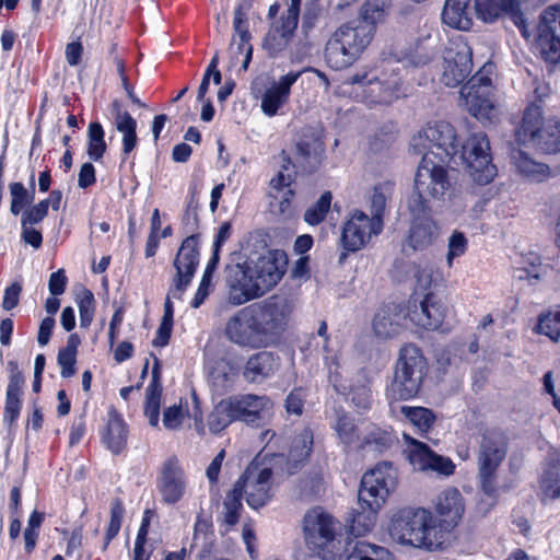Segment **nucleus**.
Masks as SVG:
<instances>
[{
	"label": "nucleus",
	"instance_id": "obj_3",
	"mask_svg": "<svg viewBox=\"0 0 560 560\" xmlns=\"http://www.w3.org/2000/svg\"><path fill=\"white\" fill-rule=\"evenodd\" d=\"M374 37L372 26L351 20L332 34L325 47V59L335 70L351 66L366 49Z\"/></svg>",
	"mask_w": 560,
	"mask_h": 560
},
{
	"label": "nucleus",
	"instance_id": "obj_1",
	"mask_svg": "<svg viewBox=\"0 0 560 560\" xmlns=\"http://www.w3.org/2000/svg\"><path fill=\"white\" fill-rule=\"evenodd\" d=\"M388 533L401 546L433 550L440 545L433 515L423 508L399 509L390 517Z\"/></svg>",
	"mask_w": 560,
	"mask_h": 560
},
{
	"label": "nucleus",
	"instance_id": "obj_35",
	"mask_svg": "<svg viewBox=\"0 0 560 560\" xmlns=\"http://www.w3.org/2000/svg\"><path fill=\"white\" fill-rule=\"evenodd\" d=\"M314 443V434L310 428H304L290 446L287 458V471L292 475L308 459Z\"/></svg>",
	"mask_w": 560,
	"mask_h": 560
},
{
	"label": "nucleus",
	"instance_id": "obj_61",
	"mask_svg": "<svg viewBox=\"0 0 560 560\" xmlns=\"http://www.w3.org/2000/svg\"><path fill=\"white\" fill-rule=\"evenodd\" d=\"M77 304L80 314V325L83 328H88L94 316V295L88 290L83 289L77 298Z\"/></svg>",
	"mask_w": 560,
	"mask_h": 560
},
{
	"label": "nucleus",
	"instance_id": "obj_33",
	"mask_svg": "<svg viewBox=\"0 0 560 560\" xmlns=\"http://www.w3.org/2000/svg\"><path fill=\"white\" fill-rule=\"evenodd\" d=\"M511 161L517 173L528 182L541 183L551 175L550 167L547 164L534 160L521 149H513L511 151Z\"/></svg>",
	"mask_w": 560,
	"mask_h": 560
},
{
	"label": "nucleus",
	"instance_id": "obj_52",
	"mask_svg": "<svg viewBox=\"0 0 560 560\" xmlns=\"http://www.w3.org/2000/svg\"><path fill=\"white\" fill-rule=\"evenodd\" d=\"M122 118V120L115 122L114 126L122 135V154L128 155L138 144L137 120L132 116Z\"/></svg>",
	"mask_w": 560,
	"mask_h": 560
},
{
	"label": "nucleus",
	"instance_id": "obj_19",
	"mask_svg": "<svg viewBox=\"0 0 560 560\" xmlns=\"http://www.w3.org/2000/svg\"><path fill=\"white\" fill-rule=\"evenodd\" d=\"M406 314L416 326L435 330L444 320L446 307L433 293H427L421 300L416 293L408 301Z\"/></svg>",
	"mask_w": 560,
	"mask_h": 560
},
{
	"label": "nucleus",
	"instance_id": "obj_29",
	"mask_svg": "<svg viewBox=\"0 0 560 560\" xmlns=\"http://www.w3.org/2000/svg\"><path fill=\"white\" fill-rule=\"evenodd\" d=\"M413 219L409 230L407 244L413 250H423L431 246L439 237L438 223L427 214H412Z\"/></svg>",
	"mask_w": 560,
	"mask_h": 560
},
{
	"label": "nucleus",
	"instance_id": "obj_39",
	"mask_svg": "<svg viewBox=\"0 0 560 560\" xmlns=\"http://www.w3.org/2000/svg\"><path fill=\"white\" fill-rule=\"evenodd\" d=\"M495 74V65L491 61L486 62L479 71L472 75L462 88L460 92H477L478 95L494 97V86L492 78Z\"/></svg>",
	"mask_w": 560,
	"mask_h": 560
},
{
	"label": "nucleus",
	"instance_id": "obj_50",
	"mask_svg": "<svg viewBox=\"0 0 560 560\" xmlns=\"http://www.w3.org/2000/svg\"><path fill=\"white\" fill-rule=\"evenodd\" d=\"M104 129L98 121H92L89 125L88 137V154L93 161H98L106 152L107 145L104 140Z\"/></svg>",
	"mask_w": 560,
	"mask_h": 560
},
{
	"label": "nucleus",
	"instance_id": "obj_28",
	"mask_svg": "<svg viewBox=\"0 0 560 560\" xmlns=\"http://www.w3.org/2000/svg\"><path fill=\"white\" fill-rule=\"evenodd\" d=\"M409 458L413 465L421 469H432L445 476L454 472L455 465L450 458L435 454L430 447L419 441L411 439Z\"/></svg>",
	"mask_w": 560,
	"mask_h": 560
},
{
	"label": "nucleus",
	"instance_id": "obj_63",
	"mask_svg": "<svg viewBox=\"0 0 560 560\" xmlns=\"http://www.w3.org/2000/svg\"><path fill=\"white\" fill-rule=\"evenodd\" d=\"M249 11V2L242 1L234 10L233 28L238 37L242 38L243 46L246 47L247 38H250V34L247 30V12Z\"/></svg>",
	"mask_w": 560,
	"mask_h": 560
},
{
	"label": "nucleus",
	"instance_id": "obj_17",
	"mask_svg": "<svg viewBox=\"0 0 560 560\" xmlns=\"http://www.w3.org/2000/svg\"><path fill=\"white\" fill-rule=\"evenodd\" d=\"M225 289V301L231 306H240L264 295L245 262L236 264L228 272Z\"/></svg>",
	"mask_w": 560,
	"mask_h": 560
},
{
	"label": "nucleus",
	"instance_id": "obj_62",
	"mask_svg": "<svg viewBox=\"0 0 560 560\" xmlns=\"http://www.w3.org/2000/svg\"><path fill=\"white\" fill-rule=\"evenodd\" d=\"M45 514L38 512L37 510H34L28 517L27 526L24 530L25 550L27 552L33 551L36 546V541L39 535V528L42 526Z\"/></svg>",
	"mask_w": 560,
	"mask_h": 560
},
{
	"label": "nucleus",
	"instance_id": "obj_14",
	"mask_svg": "<svg viewBox=\"0 0 560 560\" xmlns=\"http://www.w3.org/2000/svg\"><path fill=\"white\" fill-rule=\"evenodd\" d=\"M351 84H359L363 88L364 101L369 105L389 104L398 97L401 85L400 77L392 71L382 77L372 73H358L348 79Z\"/></svg>",
	"mask_w": 560,
	"mask_h": 560
},
{
	"label": "nucleus",
	"instance_id": "obj_43",
	"mask_svg": "<svg viewBox=\"0 0 560 560\" xmlns=\"http://www.w3.org/2000/svg\"><path fill=\"white\" fill-rule=\"evenodd\" d=\"M389 7L390 0H366L360 9L359 18L354 20L369 24L375 33V25L384 20Z\"/></svg>",
	"mask_w": 560,
	"mask_h": 560
},
{
	"label": "nucleus",
	"instance_id": "obj_40",
	"mask_svg": "<svg viewBox=\"0 0 560 560\" xmlns=\"http://www.w3.org/2000/svg\"><path fill=\"white\" fill-rule=\"evenodd\" d=\"M533 145L547 154L560 152V119L548 118Z\"/></svg>",
	"mask_w": 560,
	"mask_h": 560
},
{
	"label": "nucleus",
	"instance_id": "obj_31",
	"mask_svg": "<svg viewBox=\"0 0 560 560\" xmlns=\"http://www.w3.org/2000/svg\"><path fill=\"white\" fill-rule=\"evenodd\" d=\"M279 369V358L269 351H260L248 358L243 377L249 383H261Z\"/></svg>",
	"mask_w": 560,
	"mask_h": 560
},
{
	"label": "nucleus",
	"instance_id": "obj_37",
	"mask_svg": "<svg viewBox=\"0 0 560 560\" xmlns=\"http://www.w3.org/2000/svg\"><path fill=\"white\" fill-rule=\"evenodd\" d=\"M381 508L374 506L373 502H361L358 499L357 508L352 509L348 518L350 532L355 536H363L372 530Z\"/></svg>",
	"mask_w": 560,
	"mask_h": 560
},
{
	"label": "nucleus",
	"instance_id": "obj_36",
	"mask_svg": "<svg viewBox=\"0 0 560 560\" xmlns=\"http://www.w3.org/2000/svg\"><path fill=\"white\" fill-rule=\"evenodd\" d=\"M472 0H446L442 21L450 27L468 31L472 26L470 3Z\"/></svg>",
	"mask_w": 560,
	"mask_h": 560
},
{
	"label": "nucleus",
	"instance_id": "obj_38",
	"mask_svg": "<svg viewBox=\"0 0 560 560\" xmlns=\"http://www.w3.org/2000/svg\"><path fill=\"white\" fill-rule=\"evenodd\" d=\"M162 397V384L158 360L152 369L151 381L145 388L144 416L151 427H158L160 421V407Z\"/></svg>",
	"mask_w": 560,
	"mask_h": 560
},
{
	"label": "nucleus",
	"instance_id": "obj_5",
	"mask_svg": "<svg viewBox=\"0 0 560 560\" xmlns=\"http://www.w3.org/2000/svg\"><path fill=\"white\" fill-rule=\"evenodd\" d=\"M508 453V438L498 428H488L481 434L477 464L480 488L488 497L497 493L498 470Z\"/></svg>",
	"mask_w": 560,
	"mask_h": 560
},
{
	"label": "nucleus",
	"instance_id": "obj_54",
	"mask_svg": "<svg viewBox=\"0 0 560 560\" xmlns=\"http://www.w3.org/2000/svg\"><path fill=\"white\" fill-rule=\"evenodd\" d=\"M282 165L278 174L270 180L272 189L282 190L294 182L296 170H300L291 160V158L283 151Z\"/></svg>",
	"mask_w": 560,
	"mask_h": 560
},
{
	"label": "nucleus",
	"instance_id": "obj_47",
	"mask_svg": "<svg viewBox=\"0 0 560 560\" xmlns=\"http://www.w3.org/2000/svg\"><path fill=\"white\" fill-rule=\"evenodd\" d=\"M236 421L230 398L221 400L208 417L209 430L212 433H220L232 422Z\"/></svg>",
	"mask_w": 560,
	"mask_h": 560
},
{
	"label": "nucleus",
	"instance_id": "obj_58",
	"mask_svg": "<svg viewBox=\"0 0 560 560\" xmlns=\"http://www.w3.org/2000/svg\"><path fill=\"white\" fill-rule=\"evenodd\" d=\"M317 336L322 337L324 339L323 350L327 353L325 355V365L328 369L330 382L334 383V385H336L337 382L339 381V373H338L339 363H338V359H337L336 354H332V355L329 354L330 353V350L328 348L329 336L327 334V323L325 320H322L319 323V326L317 328Z\"/></svg>",
	"mask_w": 560,
	"mask_h": 560
},
{
	"label": "nucleus",
	"instance_id": "obj_26",
	"mask_svg": "<svg viewBox=\"0 0 560 560\" xmlns=\"http://www.w3.org/2000/svg\"><path fill=\"white\" fill-rule=\"evenodd\" d=\"M301 74L302 71H290L265 91L261 97L264 114L269 117L277 115L278 110L289 101L291 88Z\"/></svg>",
	"mask_w": 560,
	"mask_h": 560
},
{
	"label": "nucleus",
	"instance_id": "obj_2",
	"mask_svg": "<svg viewBox=\"0 0 560 560\" xmlns=\"http://www.w3.org/2000/svg\"><path fill=\"white\" fill-rule=\"evenodd\" d=\"M439 160L434 161L425 153L416 172L413 190L408 199L412 214H427L432 211L433 202L444 200L451 188L448 173Z\"/></svg>",
	"mask_w": 560,
	"mask_h": 560
},
{
	"label": "nucleus",
	"instance_id": "obj_11",
	"mask_svg": "<svg viewBox=\"0 0 560 560\" xmlns=\"http://www.w3.org/2000/svg\"><path fill=\"white\" fill-rule=\"evenodd\" d=\"M384 229V220L370 217L362 210H353L342 224L340 244L345 252L339 262L347 258L348 253H357L366 247Z\"/></svg>",
	"mask_w": 560,
	"mask_h": 560
},
{
	"label": "nucleus",
	"instance_id": "obj_56",
	"mask_svg": "<svg viewBox=\"0 0 560 560\" xmlns=\"http://www.w3.org/2000/svg\"><path fill=\"white\" fill-rule=\"evenodd\" d=\"M394 189V184L385 182L376 185L371 197V212L370 217H377L384 220V212L387 199L390 197Z\"/></svg>",
	"mask_w": 560,
	"mask_h": 560
},
{
	"label": "nucleus",
	"instance_id": "obj_21",
	"mask_svg": "<svg viewBox=\"0 0 560 560\" xmlns=\"http://www.w3.org/2000/svg\"><path fill=\"white\" fill-rule=\"evenodd\" d=\"M444 57L441 81L450 88L462 84L472 69V50L467 42L458 39L453 43Z\"/></svg>",
	"mask_w": 560,
	"mask_h": 560
},
{
	"label": "nucleus",
	"instance_id": "obj_8",
	"mask_svg": "<svg viewBox=\"0 0 560 560\" xmlns=\"http://www.w3.org/2000/svg\"><path fill=\"white\" fill-rule=\"evenodd\" d=\"M199 242L197 235L186 237L175 257L174 267L176 276L170 287L168 293L164 303V314L162 322L173 325L174 308L172 299L182 300L185 291L189 287L197 266L199 264Z\"/></svg>",
	"mask_w": 560,
	"mask_h": 560
},
{
	"label": "nucleus",
	"instance_id": "obj_51",
	"mask_svg": "<svg viewBox=\"0 0 560 560\" xmlns=\"http://www.w3.org/2000/svg\"><path fill=\"white\" fill-rule=\"evenodd\" d=\"M11 197L10 212L13 215L20 214L23 209L31 206L35 199L32 190H28L22 183L13 182L9 184Z\"/></svg>",
	"mask_w": 560,
	"mask_h": 560
},
{
	"label": "nucleus",
	"instance_id": "obj_48",
	"mask_svg": "<svg viewBox=\"0 0 560 560\" xmlns=\"http://www.w3.org/2000/svg\"><path fill=\"white\" fill-rule=\"evenodd\" d=\"M241 497V483L234 485L233 489L226 493L223 501V522L228 528L236 525L240 521V513L243 509Z\"/></svg>",
	"mask_w": 560,
	"mask_h": 560
},
{
	"label": "nucleus",
	"instance_id": "obj_18",
	"mask_svg": "<svg viewBox=\"0 0 560 560\" xmlns=\"http://www.w3.org/2000/svg\"><path fill=\"white\" fill-rule=\"evenodd\" d=\"M240 483L241 497L245 495L247 504L254 510L265 506L272 497V470L270 468L248 467L235 482V485Z\"/></svg>",
	"mask_w": 560,
	"mask_h": 560
},
{
	"label": "nucleus",
	"instance_id": "obj_4",
	"mask_svg": "<svg viewBox=\"0 0 560 560\" xmlns=\"http://www.w3.org/2000/svg\"><path fill=\"white\" fill-rule=\"evenodd\" d=\"M428 364L421 350L412 345H405L395 365L394 377L386 388L389 401L408 400L416 397L427 375Z\"/></svg>",
	"mask_w": 560,
	"mask_h": 560
},
{
	"label": "nucleus",
	"instance_id": "obj_64",
	"mask_svg": "<svg viewBox=\"0 0 560 560\" xmlns=\"http://www.w3.org/2000/svg\"><path fill=\"white\" fill-rule=\"evenodd\" d=\"M467 238L464 233L454 231L448 238L446 261L451 267L453 260L457 257L463 256L467 250Z\"/></svg>",
	"mask_w": 560,
	"mask_h": 560
},
{
	"label": "nucleus",
	"instance_id": "obj_49",
	"mask_svg": "<svg viewBox=\"0 0 560 560\" xmlns=\"http://www.w3.org/2000/svg\"><path fill=\"white\" fill-rule=\"evenodd\" d=\"M289 8L280 19V24L276 26V32L280 34L284 44L293 36L299 24L301 0H289Z\"/></svg>",
	"mask_w": 560,
	"mask_h": 560
},
{
	"label": "nucleus",
	"instance_id": "obj_7",
	"mask_svg": "<svg viewBox=\"0 0 560 560\" xmlns=\"http://www.w3.org/2000/svg\"><path fill=\"white\" fill-rule=\"evenodd\" d=\"M411 147L419 154H430L441 163H456L458 152L457 137L454 127L447 121L428 122L411 140Z\"/></svg>",
	"mask_w": 560,
	"mask_h": 560
},
{
	"label": "nucleus",
	"instance_id": "obj_12",
	"mask_svg": "<svg viewBox=\"0 0 560 560\" xmlns=\"http://www.w3.org/2000/svg\"><path fill=\"white\" fill-rule=\"evenodd\" d=\"M156 490L161 502L175 505L189 492V478L176 456H170L160 466L156 477Z\"/></svg>",
	"mask_w": 560,
	"mask_h": 560
},
{
	"label": "nucleus",
	"instance_id": "obj_32",
	"mask_svg": "<svg viewBox=\"0 0 560 560\" xmlns=\"http://www.w3.org/2000/svg\"><path fill=\"white\" fill-rule=\"evenodd\" d=\"M546 118L542 108L538 103L529 104L522 117L520 126L515 130V139L520 144H533L535 139L545 127Z\"/></svg>",
	"mask_w": 560,
	"mask_h": 560
},
{
	"label": "nucleus",
	"instance_id": "obj_23",
	"mask_svg": "<svg viewBox=\"0 0 560 560\" xmlns=\"http://www.w3.org/2000/svg\"><path fill=\"white\" fill-rule=\"evenodd\" d=\"M245 265L252 270V275L264 294L271 290L285 272L284 254L279 250H268L256 261H245Z\"/></svg>",
	"mask_w": 560,
	"mask_h": 560
},
{
	"label": "nucleus",
	"instance_id": "obj_6",
	"mask_svg": "<svg viewBox=\"0 0 560 560\" xmlns=\"http://www.w3.org/2000/svg\"><path fill=\"white\" fill-rule=\"evenodd\" d=\"M337 525L335 518L320 508L308 511L304 516L305 542L323 560H343L340 548H336Z\"/></svg>",
	"mask_w": 560,
	"mask_h": 560
},
{
	"label": "nucleus",
	"instance_id": "obj_45",
	"mask_svg": "<svg viewBox=\"0 0 560 560\" xmlns=\"http://www.w3.org/2000/svg\"><path fill=\"white\" fill-rule=\"evenodd\" d=\"M400 413L420 433L429 432L436 419L434 412L425 407L401 406Z\"/></svg>",
	"mask_w": 560,
	"mask_h": 560
},
{
	"label": "nucleus",
	"instance_id": "obj_13",
	"mask_svg": "<svg viewBox=\"0 0 560 560\" xmlns=\"http://www.w3.org/2000/svg\"><path fill=\"white\" fill-rule=\"evenodd\" d=\"M397 483V471L390 463L377 464L366 471L361 479L359 500L373 502L374 506H382Z\"/></svg>",
	"mask_w": 560,
	"mask_h": 560
},
{
	"label": "nucleus",
	"instance_id": "obj_10",
	"mask_svg": "<svg viewBox=\"0 0 560 560\" xmlns=\"http://www.w3.org/2000/svg\"><path fill=\"white\" fill-rule=\"evenodd\" d=\"M248 306L265 347L287 329L291 314V306L287 300L272 295Z\"/></svg>",
	"mask_w": 560,
	"mask_h": 560
},
{
	"label": "nucleus",
	"instance_id": "obj_53",
	"mask_svg": "<svg viewBox=\"0 0 560 560\" xmlns=\"http://www.w3.org/2000/svg\"><path fill=\"white\" fill-rule=\"evenodd\" d=\"M536 331L547 336L552 341H558L560 339V310L541 314L538 317Z\"/></svg>",
	"mask_w": 560,
	"mask_h": 560
},
{
	"label": "nucleus",
	"instance_id": "obj_9",
	"mask_svg": "<svg viewBox=\"0 0 560 560\" xmlns=\"http://www.w3.org/2000/svg\"><path fill=\"white\" fill-rule=\"evenodd\" d=\"M456 158L460 160L472 180L479 185L489 184L497 175V167L491 162L490 142L482 131L471 133L466 142L458 147Z\"/></svg>",
	"mask_w": 560,
	"mask_h": 560
},
{
	"label": "nucleus",
	"instance_id": "obj_30",
	"mask_svg": "<svg viewBox=\"0 0 560 560\" xmlns=\"http://www.w3.org/2000/svg\"><path fill=\"white\" fill-rule=\"evenodd\" d=\"M406 319L407 314L400 305L395 303L385 305L374 317V332L381 338H392L399 332Z\"/></svg>",
	"mask_w": 560,
	"mask_h": 560
},
{
	"label": "nucleus",
	"instance_id": "obj_34",
	"mask_svg": "<svg viewBox=\"0 0 560 560\" xmlns=\"http://www.w3.org/2000/svg\"><path fill=\"white\" fill-rule=\"evenodd\" d=\"M128 430L122 417L115 408L107 412L106 428L102 433V440L106 447L114 454H119L127 445Z\"/></svg>",
	"mask_w": 560,
	"mask_h": 560
},
{
	"label": "nucleus",
	"instance_id": "obj_60",
	"mask_svg": "<svg viewBox=\"0 0 560 560\" xmlns=\"http://www.w3.org/2000/svg\"><path fill=\"white\" fill-rule=\"evenodd\" d=\"M390 443L392 436L389 432L373 427L358 445V448L371 447L373 451L382 452Z\"/></svg>",
	"mask_w": 560,
	"mask_h": 560
},
{
	"label": "nucleus",
	"instance_id": "obj_46",
	"mask_svg": "<svg viewBox=\"0 0 560 560\" xmlns=\"http://www.w3.org/2000/svg\"><path fill=\"white\" fill-rule=\"evenodd\" d=\"M347 560H394L392 553L384 547L359 540L354 544Z\"/></svg>",
	"mask_w": 560,
	"mask_h": 560
},
{
	"label": "nucleus",
	"instance_id": "obj_42",
	"mask_svg": "<svg viewBox=\"0 0 560 560\" xmlns=\"http://www.w3.org/2000/svg\"><path fill=\"white\" fill-rule=\"evenodd\" d=\"M468 112L481 121L491 120L495 113L494 97L478 95L477 92H460Z\"/></svg>",
	"mask_w": 560,
	"mask_h": 560
},
{
	"label": "nucleus",
	"instance_id": "obj_24",
	"mask_svg": "<svg viewBox=\"0 0 560 560\" xmlns=\"http://www.w3.org/2000/svg\"><path fill=\"white\" fill-rule=\"evenodd\" d=\"M325 144L320 135L312 127L302 130L295 143V165L305 173L316 171L324 159Z\"/></svg>",
	"mask_w": 560,
	"mask_h": 560
},
{
	"label": "nucleus",
	"instance_id": "obj_41",
	"mask_svg": "<svg viewBox=\"0 0 560 560\" xmlns=\"http://www.w3.org/2000/svg\"><path fill=\"white\" fill-rule=\"evenodd\" d=\"M541 501L560 498V455L552 457L540 480Z\"/></svg>",
	"mask_w": 560,
	"mask_h": 560
},
{
	"label": "nucleus",
	"instance_id": "obj_25",
	"mask_svg": "<svg viewBox=\"0 0 560 560\" xmlns=\"http://www.w3.org/2000/svg\"><path fill=\"white\" fill-rule=\"evenodd\" d=\"M236 421L259 425L269 416L272 401L266 395L245 394L229 397Z\"/></svg>",
	"mask_w": 560,
	"mask_h": 560
},
{
	"label": "nucleus",
	"instance_id": "obj_59",
	"mask_svg": "<svg viewBox=\"0 0 560 560\" xmlns=\"http://www.w3.org/2000/svg\"><path fill=\"white\" fill-rule=\"evenodd\" d=\"M331 199L332 196L329 191L324 192L320 198L305 211V222L311 225H316L323 222L330 209Z\"/></svg>",
	"mask_w": 560,
	"mask_h": 560
},
{
	"label": "nucleus",
	"instance_id": "obj_55",
	"mask_svg": "<svg viewBox=\"0 0 560 560\" xmlns=\"http://www.w3.org/2000/svg\"><path fill=\"white\" fill-rule=\"evenodd\" d=\"M210 377L215 390L223 394L233 387L235 373L228 363H218L212 369Z\"/></svg>",
	"mask_w": 560,
	"mask_h": 560
},
{
	"label": "nucleus",
	"instance_id": "obj_22",
	"mask_svg": "<svg viewBox=\"0 0 560 560\" xmlns=\"http://www.w3.org/2000/svg\"><path fill=\"white\" fill-rule=\"evenodd\" d=\"M224 332L226 338L237 346L253 349L265 347L248 305L230 317Z\"/></svg>",
	"mask_w": 560,
	"mask_h": 560
},
{
	"label": "nucleus",
	"instance_id": "obj_27",
	"mask_svg": "<svg viewBox=\"0 0 560 560\" xmlns=\"http://www.w3.org/2000/svg\"><path fill=\"white\" fill-rule=\"evenodd\" d=\"M434 508L442 526L447 530L458 524L465 511L464 499L456 488H447L440 492L434 501Z\"/></svg>",
	"mask_w": 560,
	"mask_h": 560
},
{
	"label": "nucleus",
	"instance_id": "obj_44",
	"mask_svg": "<svg viewBox=\"0 0 560 560\" xmlns=\"http://www.w3.org/2000/svg\"><path fill=\"white\" fill-rule=\"evenodd\" d=\"M334 430L346 450L358 447L361 443L354 419L347 413L338 416Z\"/></svg>",
	"mask_w": 560,
	"mask_h": 560
},
{
	"label": "nucleus",
	"instance_id": "obj_57",
	"mask_svg": "<svg viewBox=\"0 0 560 560\" xmlns=\"http://www.w3.org/2000/svg\"><path fill=\"white\" fill-rule=\"evenodd\" d=\"M124 515L125 508L121 500H113L110 503V520L104 538V550L108 547L109 542L118 535L121 527Z\"/></svg>",
	"mask_w": 560,
	"mask_h": 560
},
{
	"label": "nucleus",
	"instance_id": "obj_15",
	"mask_svg": "<svg viewBox=\"0 0 560 560\" xmlns=\"http://www.w3.org/2000/svg\"><path fill=\"white\" fill-rule=\"evenodd\" d=\"M535 42L547 62H560V7H549L541 13Z\"/></svg>",
	"mask_w": 560,
	"mask_h": 560
},
{
	"label": "nucleus",
	"instance_id": "obj_20",
	"mask_svg": "<svg viewBox=\"0 0 560 560\" xmlns=\"http://www.w3.org/2000/svg\"><path fill=\"white\" fill-rule=\"evenodd\" d=\"M8 385L5 388V400L2 421L9 431L16 425L24 401L25 376L21 371L18 361L10 360L7 363Z\"/></svg>",
	"mask_w": 560,
	"mask_h": 560
},
{
	"label": "nucleus",
	"instance_id": "obj_16",
	"mask_svg": "<svg viewBox=\"0 0 560 560\" xmlns=\"http://www.w3.org/2000/svg\"><path fill=\"white\" fill-rule=\"evenodd\" d=\"M477 18L483 22H494L501 15H508L522 36L529 40L533 33L529 23L521 10V0H475Z\"/></svg>",
	"mask_w": 560,
	"mask_h": 560
}]
</instances>
